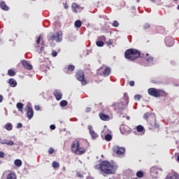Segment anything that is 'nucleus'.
Returning a JSON list of instances; mask_svg holds the SVG:
<instances>
[{
    "label": "nucleus",
    "mask_w": 179,
    "mask_h": 179,
    "mask_svg": "<svg viewBox=\"0 0 179 179\" xmlns=\"http://www.w3.org/2000/svg\"><path fill=\"white\" fill-rule=\"evenodd\" d=\"M15 166L17 167H20L22 166V160L20 159H15L14 162Z\"/></svg>",
    "instance_id": "27"
},
{
    "label": "nucleus",
    "mask_w": 179,
    "mask_h": 179,
    "mask_svg": "<svg viewBox=\"0 0 179 179\" xmlns=\"http://www.w3.org/2000/svg\"><path fill=\"white\" fill-rule=\"evenodd\" d=\"M143 118L144 120H147V122L149 125V129H150L153 132L159 131L160 128V124L157 123V120H156V115H155V113L148 112L144 114Z\"/></svg>",
    "instance_id": "2"
},
{
    "label": "nucleus",
    "mask_w": 179,
    "mask_h": 179,
    "mask_svg": "<svg viewBox=\"0 0 179 179\" xmlns=\"http://www.w3.org/2000/svg\"><path fill=\"white\" fill-rule=\"evenodd\" d=\"M8 75L9 76H15V75H16V73L15 72V71L10 69L8 71Z\"/></svg>",
    "instance_id": "30"
},
{
    "label": "nucleus",
    "mask_w": 179,
    "mask_h": 179,
    "mask_svg": "<svg viewBox=\"0 0 179 179\" xmlns=\"http://www.w3.org/2000/svg\"><path fill=\"white\" fill-rule=\"evenodd\" d=\"M177 9L179 10V4H178V7H177Z\"/></svg>",
    "instance_id": "57"
},
{
    "label": "nucleus",
    "mask_w": 179,
    "mask_h": 179,
    "mask_svg": "<svg viewBox=\"0 0 179 179\" xmlns=\"http://www.w3.org/2000/svg\"><path fill=\"white\" fill-rule=\"evenodd\" d=\"M126 119H127V120H131V117H130L129 116H127V117H126Z\"/></svg>",
    "instance_id": "55"
},
{
    "label": "nucleus",
    "mask_w": 179,
    "mask_h": 179,
    "mask_svg": "<svg viewBox=\"0 0 179 179\" xmlns=\"http://www.w3.org/2000/svg\"><path fill=\"white\" fill-rule=\"evenodd\" d=\"M96 44L97 47H103L104 45V42H103L102 41H98L96 42Z\"/></svg>",
    "instance_id": "34"
},
{
    "label": "nucleus",
    "mask_w": 179,
    "mask_h": 179,
    "mask_svg": "<svg viewBox=\"0 0 179 179\" xmlns=\"http://www.w3.org/2000/svg\"><path fill=\"white\" fill-rule=\"evenodd\" d=\"M99 117L102 121H110V116L103 113H99Z\"/></svg>",
    "instance_id": "18"
},
{
    "label": "nucleus",
    "mask_w": 179,
    "mask_h": 179,
    "mask_svg": "<svg viewBox=\"0 0 179 179\" xmlns=\"http://www.w3.org/2000/svg\"><path fill=\"white\" fill-rule=\"evenodd\" d=\"M151 83H159V82L156 81L155 80H152Z\"/></svg>",
    "instance_id": "54"
},
{
    "label": "nucleus",
    "mask_w": 179,
    "mask_h": 179,
    "mask_svg": "<svg viewBox=\"0 0 179 179\" xmlns=\"http://www.w3.org/2000/svg\"><path fill=\"white\" fill-rule=\"evenodd\" d=\"M151 2H153L155 3V0H150Z\"/></svg>",
    "instance_id": "56"
},
{
    "label": "nucleus",
    "mask_w": 179,
    "mask_h": 179,
    "mask_svg": "<svg viewBox=\"0 0 179 179\" xmlns=\"http://www.w3.org/2000/svg\"><path fill=\"white\" fill-rule=\"evenodd\" d=\"M48 40L49 41H57V43H60L62 41V31H57L56 34L51 33L48 36Z\"/></svg>",
    "instance_id": "7"
},
{
    "label": "nucleus",
    "mask_w": 179,
    "mask_h": 179,
    "mask_svg": "<svg viewBox=\"0 0 179 179\" xmlns=\"http://www.w3.org/2000/svg\"><path fill=\"white\" fill-rule=\"evenodd\" d=\"M141 57L145 58V54H141V52L136 49H128L124 52V58L129 61H135Z\"/></svg>",
    "instance_id": "3"
},
{
    "label": "nucleus",
    "mask_w": 179,
    "mask_h": 179,
    "mask_svg": "<svg viewBox=\"0 0 179 179\" xmlns=\"http://www.w3.org/2000/svg\"><path fill=\"white\" fill-rule=\"evenodd\" d=\"M50 129L54 130V129H55V125L52 124L50 126Z\"/></svg>",
    "instance_id": "51"
},
{
    "label": "nucleus",
    "mask_w": 179,
    "mask_h": 179,
    "mask_svg": "<svg viewBox=\"0 0 179 179\" xmlns=\"http://www.w3.org/2000/svg\"><path fill=\"white\" fill-rule=\"evenodd\" d=\"M136 129L138 132H142L145 129V128L142 125H138L136 127Z\"/></svg>",
    "instance_id": "31"
},
{
    "label": "nucleus",
    "mask_w": 179,
    "mask_h": 179,
    "mask_svg": "<svg viewBox=\"0 0 179 179\" xmlns=\"http://www.w3.org/2000/svg\"><path fill=\"white\" fill-rule=\"evenodd\" d=\"M41 50H43V47L41 48Z\"/></svg>",
    "instance_id": "59"
},
{
    "label": "nucleus",
    "mask_w": 179,
    "mask_h": 179,
    "mask_svg": "<svg viewBox=\"0 0 179 179\" xmlns=\"http://www.w3.org/2000/svg\"><path fill=\"white\" fill-rule=\"evenodd\" d=\"M0 6L3 10H9V7L6 6V3H5V1H1L0 3Z\"/></svg>",
    "instance_id": "22"
},
{
    "label": "nucleus",
    "mask_w": 179,
    "mask_h": 179,
    "mask_svg": "<svg viewBox=\"0 0 179 179\" xmlns=\"http://www.w3.org/2000/svg\"><path fill=\"white\" fill-rule=\"evenodd\" d=\"M120 132L122 134V135H127V134H129V127L127 125H121Z\"/></svg>",
    "instance_id": "15"
},
{
    "label": "nucleus",
    "mask_w": 179,
    "mask_h": 179,
    "mask_svg": "<svg viewBox=\"0 0 179 179\" xmlns=\"http://www.w3.org/2000/svg\"><path fill=\"white\" fill-rule=\"evenodd\" d=\"M54 152H55V150H53L52 148H49V150H48L49 155H52V153H54Z\"/></svg>",
    "instance_id": "44"
},
{
    "label": "nucleus",
    "mask_w": 179,
    "mask_h": 179,
    "mask_svg": "<svg viewBox=\"0 0 179 179\" xmlns=\"http://www.w3.org/2000/svg\"><path fill=\"white\" fill-rule=\"evenodd\" d=\"M165 44L166 47H173L174 45V38L168 36L165 39Z\"/></svg>",
    "instance_id": "12"
},
{
    "label": "nucleus",
    "mask_w": 179,
    "mask_h": 179,
    "mask_svg": "<svg viewBox=\"0 0 179 179\" xmlns=\"http://www.w3.org/2000/svg\"><path fill=\"white\" fill-rule=\"evenodd\" d=\"M76 176H77V177H79L80 178H83V174H82V173H80V172H78L76 173Z\"/></svg>",
    "instance_id": "42"
},
{
    "label": "nucleus",
    "mask_w": 179,
    "mask_h": 179,
    "mask_svg": "<svg viewBox=\"0 0 179 179\" xmlns=\"http://www.w3.org/2000/svg\"><path fill=\"white\" fill-rule=\"evenodd\" d=\"M22 64L25 68V69H27L28 71H31L33 69V66L26 60H22Z\"/></svg>",
    "instance_id": "16"
},
{
    "label": "nucleus",
    "mask_w": 179,
    "mask_h": 179,
    "mask_svg": "<svg viewBox=\"0 0 179 179\" xmlns=\"http://www.w3.org/2000/svg\"><path fill=\"white\" fill-rule=\"evenodd\" d=\"M150 28V24L149 23H146L144 26H143V29H145V30L148 29Z\"/></svg>",
    "instance_id": "39"
},
{
    "label": "nucleus",
    "mask_w": 179,
    "mask_h": 179,
    "mask_svg": "<svg viewBox=\"0 0 179 179\" xmlns=\"http://www.w3.org/2000/svg\"><path fill=\"white\" fill-rule=\"evenodd\" d=\"M129 86H131V87L135 86V82L134 81H130L129 83Z\"/></svg>",
    "instance_id": "48"
},
{
    "label": "nucleus",
    "mask_w": 179,
    "mask_h": 179,
    "mask_svg": "<svg viewBox=\"0 0 179 179\" xmlns=\"http://www.w3.org/2000/svg\"><path fill=\"white\" fill-rule=\"evenodd\" d=\"M166 179H179V178L177 177V176L173 175V176H168V177H166Z\"/></svg>",
    "instance_id": "38"
},
{
    "label": "nucleus",
    "mask_w": 179,
    "mask_h": 179,
    "mask_svg": "<svg viewBox=\"0 0 179 179\" xmlns=\"http://www.w3.org/2000/svg\"><path fill=\"white\" fill-rule=\"evenodd\" d=\"M5 129L7 131H12L13 129V125L12 123H7L5 124Z\"/></svg>",
    "instance_id": "24"
},
{
    "label": "nucleus",
    "mask_w": 179,
    "mask_h": 179,
    "mask_svg": "<svg viewBox=\"0 0 179 179\" xmlns=\"http://www.w3.org/2000/svg\"><path fill=\"white\" fill-rule=\"evenodd\" d=\"M68 71H66V73H71L70 72H73L75 71V66L73 64H70L67 67Z\"/></svg>",
    "instance_id": "23"
},
{
    "label": "nucleus",
    "mask_w": 179,
    "mask_h": 179,
    "mask_svg": "<svg viewBox=\"0 0 179 179\" xmlns=\"http://www.w3.org/2000/svg\"><path fill=\"white\" fill-rule=\"evenodd\" d=\"M146 58H145V60L147 61V62H152L153 61V57L152 56H150L149 55V53H147L146 55Z\"/></svg>",
    "instance_id": "26"
},
{
    "label": "nucleus",
    "mask_w": 179,
    "mask_h": 179,
    "mask_svg": "<svg viewBox=\"0 0 179 179\" xmlns=\"http://www.w3.org/2000/svg\"><path fill=\"white\" fill-rule=\"evenodd\" d=\"M71 9L74 13H79V12H82V10H83V8H82L76 3H72Z\"/></svg>",
    "instance_id": "10"
},
{
    "label": "nucleus",
    "mask_w": 179,
    "mask_h": 179,
    "mask_svg": "<svg viewBox=\"0 0 179 179\" xmlns=\"http://www.w3.org/2000/svg\"><path fill=\"white\" fill-rule=\"evenodd\" d=\"M53 94L57 101H59L61 99H62V93H61V91L58 90H55Z\"/></svg>",
    "instance_id": "17"
},
{
    "label": "nucleus",
    "mask_w": 179,
    "mask_h": 179,
    "mask_svg": "<svg viewBox=\"0 0 179 179\" xmlns=\"http://www.w3.org/2000/svg\"><path fill=\"white\" fill-rule=\"evenodd\" d=\"M57 55H58V52H57V51H55V50H52V57H57Z\"/></svg>",
    "instance_id": "43"
},
{
    "label": "nucleus",
    "mask_w": 179,
    "mask_h": 179,
    "mask_svg": "<svg viewBox=\"0 0 179 179\" xmlns=\"http://www.w3.org/2000/svg\"><path fill=\"white\" fill-rule=\"evenodd\" d=\"M136 1H137V2H138V3L140 2V0H136Z\"/></svg>",
    "instance_id": "58"
},
{
    "label": "nucleus",
    "mask_w": 179,
    "mask_h": 179,
    "mask_svg": "<svg viewBox=\"0 0 179 179\" xmlns=\"http://www.w3.org/2000/svg\"><path fill=\"white\" fill-rule=\"evenodd\" d=\"M41 41V35H40L36 40V44L38 45L40 44V41Z\"/></svg>",
    "instance_id": "41"
},
{
    "label": "nucleus",
    "mask_w": 179,
    "mask_h": 179,
    "mask_svg": "<svg viewBox=\"0 0 179 179\" xmlns=\"http://www.w3.org/2000/svg\"><path fill=\"white\" fill-rule=\"evenodd\" d=\"M3 100V96L2 95H0V103H2Z\"/></svg>",
    "instance_id": "53"
},
{
    "label": "nucleus",
    "mask_w": 179,
    "mask_h": 179,
    "mask_svg": "<svg viewBox=\"0 0 179 179\" xmlns=\"http://www.w3.org/2000/svg\"><path fill=\"white\" fill-rule=\"evenodd\" d=\"M113 153H115V155H117V156H121V155H124V153H125V148H122V147H114L113 149Z\"/></svg>",
    "instance_id": "9"
},
{
    "label": "nucleus",
    "mask_w": 179,
    "mask_h": 179,
    "mask_svg": "<svg viewBox=\"0 0 179 179\" xmlns=\"http://www.w3.org/2000/svg\"><path fill=\"white\" fill-rule=\"evenodd\" d=\"M71 151L77 155L78 156H81V155H85L86 150L83 147H80V143L79 141L76 140L71 143Z\"/></svg>",
    "instance_id": "4"
},
{
    "label": "nucleus",
    "mask_w": 179,
    "mask_h": 179,
    "mask_svg": "<svg viewBox=\"0 0 179 179\" xmlns=\"http://www.w3.org/2000/svg\"><path fill=\"white\" fill-rule=\"evenodd\" d=\"M16 107L18 109V111H20V113H23V107H24L23 103L18 102L16 104Z\"/></svg>",
    "instance_id": "21"
},
{
    "label": "nucleus",
    "mask_w": 179,
    "mask_h": 179,
    "mask_svg": "<svg viewBox=\"0 0 179 179\" xmlns=\"http://www.w3.org/2000/svg\"><path fill=\"white\" fill-rule=\"evenodd\" d=\"M88 130L90 132V135L92 136V139H97V138H99V134H97L96 131L93 130V127H92L91 125H89Z\"/></svg>",
    "instance_id": "11"
},
{
    "label": "nucleus",
    "mask_w": 179,
    "mask_h": 179,
    "mask_svg": "<svg viewBox=\"0 0 179 179\" xmlns=\"http://www.w3.org/2000/svg\"><path fill=\"white\" fill-rule=\"evenodd\" d=\"M52 166V167H54V169H58V167H59V163L57 162H53Z\"/></svg>",
    "instance_id": "35"
},
{
    "label": "nucleus",
    "mask_w": 179,
    "mask_h": 179,
    "mask_svg": "<svg viewBox=\"0 0 179 179\" xmlns=\"http://www.w3.org/2000/svg\"><path fill=\"white\" fill-rule=\"evenodd\" d=\"M141 95L140 94H136L134 96V99L136 100V101H139L141 100Z\"/></svg>",
    "instance_id": "40"
},
{
    "label": "nucleus",
    "mask_w": 179,
    "mask_h": 179,
    "mask_svg": "<svg viewBox=\"0 0 179 179\" xmlns=\"http://www.w3.org/2000/svg\"><path fill=\"white\" fill-rule=\"evenodd\" d=\"M8 83L10 85L11 87H16V86H17V82H16L14 78L9 79Z\"/></svg>",
    "instance_id": "19"
},
{
    "label": "nucleus",
    "mask_w": 179,
    "mask_h": 179,
    "mask_svg": "<svg viewBox=\"0 0 179 179\" xmlns=\"http://www.w3.org/2000/svg\"><path fill=\"white\" fill-rule=\"evenodd\" d=\"M6 179H17V177L16 176V173H15V172H10L7 175Z\"/></svg>",
    "instance_id": "20"
},
{
    "label": "nucleus",
    "mask_w": 179,
    "mask_h": 179,
    "mask_svg": "<svg viewBox=\"0 0 179 179\" xmlns=\"http://www.w3.org/2000/svg\"><path fill=\"white\" fill-rule=\"evenodd\" d=\"M123 99H124V100L126 104H128V103H129V97H128V94L124 93V94Z\"/></svg>",
    "instance_id": "29"
},
{
    "label": "nucleus",
    "mask_w": 179,
    "mask_h": 179,
    "mask_svg": "<svg viewBox=\"0 0 179 179\" xmlns=\"http://www.w3.org/2000/svg\"><path fill=\"white\" fill-rule=\"evenodd\" d=\"M99 39L102 40V41H106V37L104 36H99Z\"/></svg>",
    "instance_id": "45"
},
{
    "label": "nucleus",
    "mask_w": 179,
    "mask_h": 179,
    "mask_svg": "<svg viewBox=\"0 0 179 179\" xmlns=\"http://www.w3.org/2000/svg\"><path fill=\"white\" fill-rule=\"evenodd\" d=\"M0 143L1 145H7L8 146H13L15 145L13 141L8 139H0Z\"/></svg>",
    "instance_id": "14"
},
{
    "label": "nucleus",
    "mask_w": 179,
    "mask_h": 179,
    "mask_svg": "<svg viewBox=\"0 0 179 179\" xmlns=\"http://www.w3.org/2000/svg\"><path fill=\"white\" fill-rule=\"evenodd\" d=\"M26 111L27 118H29V120H31L33 118V115H34V111L33 110V108H31L30 106H28L26 108Z\"/></svg>",
    "instance_id": "13"
},
{
    "label": "nucleus",
    "mask_w": 179,
    "mask_h": 179,
    "mask_svg": "<svg viewBox=\"0 0 179 179\" xmlns=\"http://www.w3.org/2000/svg\"><path fill=\"white\" fill-rule=\"evenodd\" d=\"M5 157V153L3 152H0V158H3Z\"/></svg>",
    "instance_id": "49"
},
{
    "label": "nucleus",
    "mask_w": 179,
    "mask_h": 179,
    "mask_svg": "<svg viewBox=\"0 0 179 179\" xmlns=\"http://www.w3.org/2000/svg\"><path fill=\"white\" fill-rule=\"evenodd\" d=\"M74 26L77 29H79L80 27H82V21L78 20L74 22Z\"/></svg>",
    "instance_id": "25"
},
{
    "label": "nucleus",
    "mask_w": 179,
    "mask_h": 179,
    "mask_svg": "<svg viewBox=\"0 0 179 179\" xmlns=\"http://www.w3.org/2000/svg\"><path fill=\"white\" fill-rule=\"evenodd\" d=\"M76 78L77 80L81 83L83 86L87 85V80H86V78H85V72H83L82 70H79L76 73Z\"/></svg>",
    "instance_id": "8"
},
{
    "label": "nucleus",
    "mask_w": 179,
    "mask_h": 179,
    "mask_svg": "<svg viewBox=\"0 0 179 179\" xmlns=\"http://www.w3.org/2000/svg\"><path fill=\"white\" fill-rule=\"evenodd\" d=\"M174 1H178V0H174Z\"/></svg>",
    "instance_id": "60"
},
{
    "label": "nucleus",
    "mask_w": 179,
    "mask_h": 179,
    "mask_svg": "<svg viewBox=\"0 0 179 179\" xmlns=\"http://www.w3.org/2000/svg\"><path fill=\"white\" fill-rule=\"evenodd\" d=\"M107 45H113L114 44V41L113 39H110L106 42Z\"/></svg>",
    "instance_id": "37"
},
{
    "label": "nucleus",
    "mask_w": 179,
    "mask_h": 179,
    "mask_svg": "<svg viewBox=\"0 0 179 179\" xmlns=\"http://www.w3.org/2000/svg\"><path fill=\"white\" fill-rule=\"evenodd\" d=\"M111 73V68L108 67L106 65H102L99 69L97 70V75L100 76H108Z\"/></svg>",
    "instance_id": "6"
},
{
    "label": "nucleus",
    "mask_w": 179,
    "mask_h": 179,
    "mask_svg": "<svg viewBox=\"0 0 179 179\" xmlns=\"http://www.w3.org/2000/svg\"><path fill=\"white\" fill-rule=\"evenodd\" d=\"M96 170H100L103 174H115V171L118 167L113 162H110L107 160L102 161L99 164H96L94 167Z\"/></svg>",
    "instance_id": "1"
},
{
    "label": "nucleus",
    "mask_w": 179,
    "mask_h": 179,
    "mask_svg": "<svg viewBox=\"0 0 179 179\" xmlns=\"http://www.w3.org/2000/svg\"><path fill=\"white\" fill-rule=\"evenodd\" d=\"M111 139H113V136H111V134H106L105 136V140H106L108 142H110Z\"/></svg>",
    "instance_id": "32"
},
{
    "label": "nucleus",
    "mask_w": 179,
    "mask_h": 179,
    "mask_svg": "<svg viewBox=\"0 0 179 179\" xmlns=\"http://www.w3.org/2000/svg\"><path fill=\"white\" fill-rule=\"evenodd\" d=\"M112 24L113 27H118L120 26V23L117 20L113 21Z\"/></svg>",
    "instance_id": "36"
},
{
    "label": "nucleus",
    "mask_w": 179,
    "mask_h": 179,
    "mask_svg": "<svg viewBox=\"0 0 179 179\" xmlns=\"http://www.w3.org/2000/svg\"><path fill=\"white\" fill-rule=\"evenodd\" d=\"M90 111H92V108H90V107H87L85 109V113H90Z\"/></svg>",
    "instance_id": "47"
},
{
    "label": "nucleus",
    "mask_w": 179,
    "mask_h": 179,
    "mask_svg": "<svg viewBox=\"0 0 179 179\" xmlns=\"http://www.w3.org/2000/svg\"><path fill=\"white\" fill-rule=\"evenodd\" d=\"M61 107H66L68 106V101L63 100L60 102Z\"/></svg>",
    "instance_id": "33"
},
{
    "label": "nucleus",
    "mask_w": 179,
    "mask_h": 179,
    "mask_svg": "<svg viewBox=\"0 0 179 179\" xmlns=\"http://www.w3.org/2000/svg\"><path fill=\"white\" fill-rule=\"evenodd\" d=\"M148 93L152 97H167L168 94L163 90H157L156 88H150Z\"/></svg>",
    "instance_id": "5"
},
{
    "label": "nucleus",
    "mask_w": 179,
    "mask_h": 179,
    "mask_svg": "<svg viewBox=\"0 0 179 179\" xmlns=\"http://www.w3.org/2000/svg\"><path fill=\"white\" fill-rule=\"evenodd\" d=\"M22 127H23V124H22V123H18V124H17V128L20 129V128H22Z\"/></svg>",
    "instance_id": "50"
},
{
    "label": "nucleus",
    "mask_w": 179,
    "mask_h": 179,
    "mask_svg": "<svg viewBox=\"0 0 179 179\" xmlns=\"http://www.w3.org/2000/svg\"><path fill=\"white\" fill-rule=\"evenodd\" d=\"M68 8H69V6H68V3H64V9H68Z\"/></svg>",
    "instance_id": "52"
},
{
    "label": "nucleus",
    "mask_w": 179,
    "mask_h": 179,
    "mask_svg": "<svg viewBox=\"0 0 179 179\" xmlns=\"http://www.w3.org/2000/svg\"><path fill=\"white\" fill-rule=\"evenodd\" d=\"M35 110L36 111H40V110H41V108L40 107V106L37 105V106H35Z\"/></svg>",
    "instance_id": "46"
},
{
    "label": "nucleus",
    "mask_w": 179,
    "mask_h": 179,
    "mask_svg": "<svg viewBox=\"0 0 179 179\" xmlns=\"http://www.w3.org/2000/svg\"><path fill=\"white\" fill-rule=\"evenodd\" d=\"M136 176V177H138V178H142L144 176L143 171H137Z\"/></svg>",
    "instance_id": "28"
}]
</instances>
